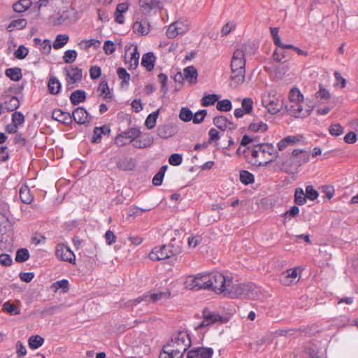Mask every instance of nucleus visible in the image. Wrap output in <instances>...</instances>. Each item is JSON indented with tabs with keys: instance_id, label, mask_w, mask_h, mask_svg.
<instances>
[{
	"instance_id": "20e7f679",
	"label": "nucleus",
	"mask_w": 358,
	"mask_h": 358,
	"mask_svg": "<svg viewBox=\"0 0 358 358\" xmlns=\"http://www.w3.org/2000/svg\"><path fill=\"white\" fill-rule=\"evenodd\" d=\"M259 289L253 283L238 284L230 287L228 295L231 298L243 297L256 299L259 297Z\"/></svg>"
},
{
	"instance_id": "09e8293b",
	"label": "nucleus",
	"mask_w": 358,
	"mask_h": 358,
	"mask_svg": "<svg viewBox=\"0 0 358 358\" xmlns=\"http://www.w3.org/2000/svg\"><path fill=\"white\" fill-rule=\"evenodd\" d=\"M216 108L220 111L228 112L231 110V102L229 99H224L217 101Z\"/></svg>"
},
{
	"instance_id": "0eeeda50",
	"label": "nucleus",
	"mask_w": 358,
	"mask_h": 358,
	"mask_svg": "<svg viewBox=\"0 0 358 358\" xmlns=\"http://www.w3.org/2000/svg\"><path fill=\"white\" fill-rule=\"evenodd\" d=\"M262 104L267 109L268 113L275 115L280 112L283 106V103L275 96L274 91L268 92V95L262 99Z\"/></svg>"
},
{
	"instance_id": "864d4df0",
	"label": "nucleus",
	"mask_w": 358,
	"mask_h": 358,
	"mask_svg": "<svg viewBox=\"0 0 358 358\" xmlns=\"http://www.w3.org/2000/svg\"><path fill=\"white\" fill-rule=\"evenodd\" d=\"M52 287L55 292L62 289L63 292H67L69 290V281L66 279L58 280L52 284Z\"/></svg>"
},
{
	"instance_id": "6e6552de",
	"label": "nucleus",
	"mask_w": 358,
	"mask_h": 358,
	"mask_svg": "<svg viewBox=\"0 0 358 358\" xmlns=\"http://www.w3.org/2000/svg\"><path fill=\"white\" fill-rule=\"evenodd\" d=\"M169 296L170 293L169 292H159L158 293H150L148 292L130 302L132 306H136L141 302H145L148 304L150 302H156L162 299H167Z\"/></svg>"
},
{
	"instance_id": "5fc2aeb1",
	"label": "nucleus",
	"mask_w": 358,
	"mask_h": 358,
	"mask_svg": "<svg viewBox=\"0 0 358 358\" xmlns=\"http://www.w3.org/2000/svg\"><path fill=\"white\" fill-rule=\"evenodd\" d=\"M77 57V52L74 50H68L64 52L63 59L66 64H71Z\"/></svg>"
},
{
	"instance_id": "c85d7f7f",
	"label": "nucleus",
	"mask_w": 358,
	"mask_h": 358,
	"mask_svg": "<svg viewBox=\"0 0 358 358\" xmlns=\"http://www.w3.org/2000/svg\"><path fill=\"white\" fill-rule=\"evenodd\" d=\"M139 6L145 12L155 9L159 6V1L157 0H139Z\"/></svg>"
},
{
	"instance_id": "f257e3e1",
	"label": "nucleus",
	"mask_w": 358,
	"mask_h": 358,
	"mask_svg": "<svg viewBox=\"0 0 358 358\" xmlns=\"http://www.w3.org/2000/svg\"><path fill=\"white\" fill-rule=\"evenodd\" d=\"M189 334L186 331H179L173 334L171 341L164 346L159 358H182L183 353L191 346Z\"/></svg>"
},
{
	"instance_id": "c03bdc74",
	"label": "nucleus",
	"mask_w": 358,
	"mask_h": 358,
	"mask_svg": "<svg viewBox=\"0 0 358 358\" xmlns=\"http://www.w3.org/2000/svg\"><path fill=\"white\" fill-rule=\"evenodd\" d=\"M219 99V96L215 94L205 95L201 99L203 106H209L213 105Z\"/></svg>"
},
{
	"instance_id": "e2e57ef3",
	"label": "nucleus",
	"mask_w": 358,
	"mask_h": 358,
	"mask_svg": "<svg viewBox=\"0 0 358 358\" xmlns=\"http://www.w3.org/2000/svg\"><path fill=\"white\" fill-rule=\"evenodd\" d=\"M207 115V110L205 109H202L196 112L194 115H193V122L194 124H199L203 121L204 117Z\"/></svg>"
},
{
	"instance_id": "b1692460",
	"label": "nucleus",
	"mask_w": 358,
	"mask_h": 358,
	"mask_svg": "<svg viewBox=\"0 0 358 358\" xmlns=\"http://www.w3.org/2000/svg\"><path fill=\"white\" fill-rule=\"evenodd\" d=\"M118 169L122 171H131L136 166L135 160L131 158L125 157L119 159L117 163Z\"/></svg>"
},
{
	"instance_id": "58836bf2",
	"label": "nucleus",
	"mask_w": 358,
	"mask_h": 358,
	"mask_svg": "<svg viewBox=\"0 0 358 358\" xmlns=\"http://www.w3.org/2000/svg\"><path fill=\"white\" fill-rule=\"evenodd\" d=\"M69 36L66 34H59L53 43V48L56 50L62 48L69 41Z\"/></svg>"
},
{
	"instance_id": "8fccbe9b",
	"label": "nucleus",
	"mask_w": 358,
	"mask_h": 358,
	"mask_svg": "<svg viewBox=\"0 0 358 358\" xmlns=\"http://www.w3.org/2000/svg\"><path fill=\"white\" fill-rule=\"evenodd\" d=\"M248 129L253 132H258V131H266L268 129V126L266 123L263 122H254L251 123L249 125Z\"/></svg>"
},
{
	"instance_id": "7c9ffc66",
	"label": "nucleus",
	"mask_w": 358,
	"mask_h": 358,
	"mask_svg": "<svg viewBox=\"0 0 358 358\" xmlns=\"http://www.w3.org/2000/svg\"><path fill=\"white\" fill-rule=\"evenodd\" d=\"M297 141H299L297 137L288 136L278 142V148L280 151L284 150L287 146L296 144Z\"/></svg>"
},
{
	"instance_id": "dca6fc26",
	"label": "nucleus",
	"mask_w": 358,
	"mask_h": 358,
	"mask_svg": "<svg viewBox=\"0 0 358 358\" xmlns=\"http://www.w3.org/2000/svg\"><path fill=\"white\" fill-rule=\"evenodd\" d=\"M72 120H73L77 124H84L88 122L91 120V117L89 118V113L83 107H78L76 108L71 115Z\"/></svg>"
},
{
	"instance_id": "2eb2a0df",
	"label": "nucleus",
	"mask_w": 358,
	"mask_h": 358,
	"mask_svg": "<svg viewBox=\"0 0 358 358\" xmlns=\"http://www.w3.org/2000/svg\"><path fill=\"white\" fill-rule=\"evenodd\" d=\"M213 122V124L222 131H224L226 129L234 130L237 127L236 124L224 115L214 117Z\"/></svg>"
},
{
	"instance_id": "6e6d98bb",
	"label": "nucleus",
	"mask_w": 358,
	"mask_h": 358,
	"mask_svg": "<svg viewBox=\"0 0 358 358\" xmlns=\"http://www.w3.org/2000/svg\"><path fill=\"white\" fill-rule=\"evenodd\" d=\"M242 108L245 114H250L253 109V101L250 98H245L241 103Z\"/></svg>"
},
{
	"instance_id": "2f4dec72",
	"label": "nucleus",
	"mask_w": 358,
	"mask_h": 358,
	"mask_svg": "<svg viewBox=\"0 0 358 358\" xmlns=\"http://www.w3.org/2000/svg\"><path fill=\"white\" fill-rule=\"evenodd\" d=\"M3 106L5 110L8 112L14 111L19 108L20 101L16 96H13L10 97L8 100L6 101Z\"/></svg>"
},
{
	"instance_id": "6ab92c4d",
	"label": "nucleus",
	"mask_w": 358,
	"mask_h": 358,
	"mask_svg": "<svg viewBox=\"0 0 358 358\" xmlns=\"http://www.w3.org/2000/svg\"><path fill=\"white\" fill-rule=\"evenodd\" d=\"M158 136L162 138H168L175 134L176 132V127L171 124H163L157 127Z\"/></svg>"
},
{
	"instance_id": "a211bd4d",
	"label": "nucleus",
	"mask_w": 358,
	"mask_h": 358,
	"mask_svg": "<svg viewBox=\"0 0 358 358\" xmlns=\"http://www.w3.org/2000/svg\"><path fill=\"white\" fill-rule=\"evenodd\" d=\"M52 117L54 120L67 125L72 122L71 115L68 112L62 110L61 109L54 110L52 111Z\"/></svg>"
},
{
	"instance_id": "9d476101",
	"label": "nucleus",
	"mask_w": 358,
	"mask_h": 358,
	"mask_svg": "<svg viewBox=\"0 0 358 358\" xmlns=\"http://www.w3.org/2000/svg\"><path fill=\"white\" fill-rule=\"evenodd\" d=\"M80 18V15L77 10L70 7L65 10H63L59 15L55 19V25H61L66 23H72L76 22Z\"/></svg>"
},
{
	"instance_id": "9b49d317",
	"label": "nucleus",
	"mask_w": 358,
	"mask_h": 358,
	"mask_svg": "<svg viewBox=\"0 0 358 358\" xmlns=\"http://www.w3.org/2000/svg\"><path fill=\"white\" fill-rule=\"evenodd\" d=\"M210 278L208 274L199 275L194 278H189L186 281V286L190 289H208Z\"/></svg>"
},
{
	"instance_id": "0e129e2a",
	"label": "nucleus",
	"mask_w": 358,
	"mask_h": 358,
	"mask_svg": "<svg viewBox=\"0 0 358 358\" xmlns=\"http://www.w3.org/2000/svg\"><path fill=\"white\" fill-rule=\"evenodd\" d=\"M261 153V151L259 150V144L255 146V148L251 150V155L252 157V159L250 161V163L252 164H258L262 165V163L261 162H259L257 160V158L259 157V154Z\"/></svg>"
},
{
	"instance_id": "72a5a7b5",
	"label": "nucleus",
	"mask_w": 358,
	"mask_h": 358,
	"mask_svg": "<svg viewBox=\"0 0 358 358\" xmlns=\"http://www.w3.org/2000/svg\"><path fill=\"white\" fill-rule=\"evenodd\" d=\"M27 25V20L24 18L14 20L7 26V30L9 32L13 31L15 29H22Z\"/></svg>"
},
{
	"instance_id": "bf43d9fd",
	"label": "nucleus",
	"mask_w": 358,
	"mask_h": 358,
	"mask_svg": "<svg viewBox=\"0 0 358 358\" xmlns=\"http://www.w3.org/2000/svg\"><path fill=\"white\" fill-rule=\"evenodd\" d=\"M329 131L331 135L338 136L343 133V128L340 124H334L329 127Z\"/></svg>"
},
{
	"instance_id": "5701e85b",
	"label": "nucleus",
	"mask_w": 358,
	"mask_h": 358,
	"mask_svg": "<svg viewBox=\"0 0 358 358\" xmlns=\"http://www.w3.org/2000/svg\"><path fill=\"white\" fill-rule=\"evenodd\" d=\"M289 100L291 103L290 106L301 105V103L303 101V95L301 93L298 88L293 87L289 91Z\"/></svg>"
},
{
	"instance_id": "4468645a",
	"label": "nucleus",
	"mask_w": 358,
	"mask_h": 358,
	"mask_svg": "<svg viewBox=\"0 0 358 358\" xmlns=\"http://www.w3.org/2000/svg\"><path fill=\"white\" fill-rule=\"evenodd\" d=\"M297 276L298 273L296 268L287 269L286 271L281 273L280 281L282 285L289 286L297 282Z\"/></svg>"
},
{
	"instance_id": "ea45409f",
	"label": "nucleus",
	"mask_w": 358,
	"mask_h": 358,
	"mask_svg": "<svg viewBox=\"0 0 358 358\" xmlns=\"http://www.w3.org/2000/svg\"><path fill=\"white\" fill-rule=\"evenodd\" d=\"M240 180L244 185H249L254 182L255 177L250 172L242 170L240 171Z\"/></svg>"
},
{
	"instance_id": "c756f323",
	"label": "nucleus",
	"mask_w": 358,
	"mask_h": 358,
	"mask_svg": "<svg viewBox=\"0 0 358 358\" xmlns=\"http://www.w3.org/2000/svg\"><path fill=\"white\" fill-rule=\"evenodd\" d=\"M133 29L135 33L139 35L144 36L148 34L150 31V24L145 22H141L136 21L134 23Z\"/></svg>"
},
{
	"instance_id": "4be33fe9",
	"label": "nucleus",
	"mask_w": 358,
	"mask_h": 358,
	"mask_svg": "<svg viewBox=\"0 0 358 358\" xmlns=\"http://www.w3.org/2000/svg\"><path fill=\"white\" fill-rule=\"evenodd\" d=\"M129 9V3L124 2L117 4L115 12V21L118 24H123L124 17L123 13H126Z\"/></svg>"
},
{
	"instance_id": "cd10ccee",
	"label": "nucleus",
	"mask_w": 358,
	"mask_h": 358,
	"mask_svg": "<svg viewBox=\"0 0 358 358\" xmlns=\"http://www.w3.org/2000/svg\"><path fill=\"white\" fill-rule=\"evenodd\" d=\"M5 75L13 81H19L22 78V70L19 67L7 69Z\"/></svg>"
},
{
	"instance_id": "393cba45",
	"label": "nucleus",
	"mask_w": 358,
	"mask_h": 358,
	"mask_svg": "<svg viewBox=\"0 0 358 358\" xmlns=\"http://www.w3.org/2000/svg\"><path fill=\"white\" fill-rule=\"evenodd\" d=\"M86 100V93L81 90H77L71 93L70 96L71 103L73 106H76L80 103H83Z\"/></svg>"
},
{
	"instance_id": "f3484780",
	"label": "nucleus",
	"mask_w": 358,
	"mask_h": 358,
	"mask_svg": "<svg viewBox=\"0 0 358 358\" xmlns=\"http://www.w3.org/2000/svg\"><path fill=\"white\" fill-rule=\"evenodd\" d=\"M64 71L66 72V76L71 80V83L69 82L68 86L70 84L80 82L83 78L82 70L78 67H65Z\"/></svg>"
},
{
	"instance_id": "a19ab883",
	"label": "nucleus",
	"mask_w": 358,
	"mask_h": 358,
	"mask_svg": "<svg viewBox=\"0 0 358 358\" xmlns=\"http://www.w3.org/2000/svg\"><path fill=\"white\" fill-rule=\"evenodd\" d=\"M306 200L307 198L303 189L296 188L294 193V202L297 205L302 206L306 203Z\"/></svg>"
},
{
	"instance_id": "79ce46f5",
	"label": "nucleus",
	"mask_w": 358,
	"mask_h": 358,
	"mask_svg": "<svg viewBox=\"0 0 358 358\" xmlns=\"http://www.w3.org/2000/svg\"><path fill=\"white\" fill-rule=\"evenodd\" d=\"M101 42L96 39L83 40L79 43V46L83 50H87L90 47L96 48L99 46Z\"/></svg>"
},
{
	"instance_id": "423d86ee",
	"label": "nucleus",
	"mask_w": 358,
	"mask_h": 358,
	"mask_svg": "<svg viewBox=\"0 0 358 358\" xmlns=\"http://www.w3.org/2000/svg\"><path fill=\"white\" fill-rule=\"evenodd\" d=\"M202 315L203 320L199 325L195 327L196 330L208 327L215 323L227 322V320L224 317L221 316L220 314L215 312L211 311L208 308H204L203 310Z\"/></svg>"
},
{
	"instance_id": "7ed1b4c3",
	"label": "nucleus",
	"mask_w": 358,
	"mask_h": 358,
	"mask_svg": "<svg viewBox=\"0 0 358 358\" xmlns=\"http://www.w3.org/2000/svg\"><path fill=\"white\" fill-rule=\"evenodd\" d=\"M208 275L210 278L208 289L217 294L224 293V295H228V292L232 284L231 278H226L224 275L218 272L208 273Z\"/></svg>"
},
{
	"instance_id": "39448f33",
	"label": "nucleus",
	"mask_w": 358,
	"mask_h": 358,
	"mask_svg": "<svg viewBox=\"0 0 358 358\" xmlns=\"http://www.w3.org/2000/svg\"><path fill=\"white\" fill-rule=\"evenodd\" d=\"M182 250V248L180 245H175L171 243L168 245L154 248L149 254V258L152 261L166 259L180 254Z\"/></svg>"
},
{
	"instance_id": "e433bc0d",
	"label": "nucleus",
	"mask_w": 358,
	"mask_h": 358,
	"mask_svg": "<svg viewBox=\"0 0 358 358\" xmlns=\"http://www.w3.org/2000/svg\"><path fill=\"white\" fill-rule=\"evenodd\" d=\"M139 56L140 55L138 52L137 46H135L133 52L131 53V57H130L129 60L126 61L127 62L129 63V69L130 70L135 69L138 66Z\"/></svg>"
},
{
	"instance_id": "f704fd0d",
	"label": "nucleus",
	"mask_w": 358,
	"mask_h": 358,
	"mask_svg": "<svg viewBox=\"0 0 358 358\" xmlns=\"http://www.w3.org/2000/svg\"><path fill=\"white\" fill-rule=\"evenodd\" d=\"M31 5L30 0H19L13 4V8L14 11L17 13H22L27 10Z\"/></svg>"
},
{
	"instance_id": "a18cd8bd",
	"label": "nucleus",
	"mask_w": 358,
	"mask_h": 358,
	"mask_svg": "<svg viewBox=\"0 0 358 358\" xmlns=\"http://www.w3.org/2000/svg\"><path fill=\"white\" fill-rule=\"evenodd\" d=\"M3 310L8 313L11 315H16L20 314V310L10 301H7L3 305Z\"/></svg>"
},
{
	"instance_id": "bb28decb",
	"label": "nucleus",
	"mask_w": 358,
	"mask_h": 358,
	"mask_svg": "<svg viewBox=\"0 0 358 358\" xmlns=\"http://www.w3.org/2000/svg\"><path fill=\"white\" fill-rule=\"evenodd\" d=\"M183 73L185 78L190 83H196L197 81V70L193 66H189L184 69Z\"/></svg>"
},
{
	"instance_id": "412c9836",
	"label": "nucleus",
	"mask_w": 358,
	"mask_h": 358,
	"mask_svg": "<svg viewBox=\"0 0 358 358\" xmlns=\"http://www.w3.org/2000/svg\"><path fill=\"white\" fill-rule=\"evenodd\" d=\"M259 150L261 151V154L262 155L265 156L266 154H268L272 157L265 162L266 164L272 162L274 158L278 157V152L271 144H259Z\"/></svg>"
},
{
	"instance_id": "aec40b11",
	"label": "nucleus",
	"mask_w": 358,
	"mask_h": 358,
	"mask_svg": "<svg viewBox=\"0 0 358 358\" xmlns=\"http://www.w3.org/2000/svg\"><path fill=\"white\" fill-rule=\"evenodd\" d=\"M156 62V57L153 52H147L144 54L141 59V65L145 68L148 71L154 69Z\"/></svg>"
},
{
	"instance_id": "69168bd1",
	"label": "nucleus",
	"mask_w": 358,
	"mask_h": 358,
	"mask_svg": "<svg viewBox=\"0 0 358 358\" xmlns=\"http://www.w3.org/2000/svg\"><path fill=\"white\" fill-rule=\"evenodd\" d=\"M12 122L17 126H20L24 123V116L21 112L15 111L12 114Z\"/></svg>"
},
{
	"instance_id": "603ef678",
	"label": "nucleus",
	"mask_w": 358,
	"mask_h": 358,
	"mask_svg": "<svg viewBox=\"0 0 358 358\" xmlns=\"http://www.w3.org/2000/svg\"><path fill=\"white\" fill-rule=\"evenodd\" d=\"M179 117L184 122H189L193 118L192 112L187 107H182L179 113Z\"/></svg>"
},
{
	"instance_id": "338daca9",
	"label": "nucleus",
	"mask_w": 358,
	"mask_h": 358,
	"mask_svg": "<svg viewBox=\"0 0 358 358\" xmlns=\"http://www.w3.org/2000/svg\"><path fill=\"white\" fill-rule=\"evenodd\" d=\"M28 49L23 45H20L15 50L14 55L17 59H22L28 55Z\"/></svg>"
},
{
	"instance_id": "c9c22d12",
	"label": "nucleus",
	"mask_w": 358,
	"mask_h": 358,
	"mask_svg": "<svg viewBox=\"0 0 358 358\" xmlns=\"http://www.w3.org/2000/svg\"><path fill=\"white\" fill-rule=\"evenodd\" d=\"M44 343V338L39 335L31 336L28 339V344L31 349H38Z\"/></svg>"
},
{
	"instance_id": "13d9d810",
	"label": "nucleus",
	"mask_w": 358,
	"mask_h": 358,
	"mask_svg": "<svg viewBox=\"0 0 358 358\" xmlns=\"http://www.w3.org/2000/svg\"><path fill=\"white\" fill-rule=\"evenodd\" d=\"M103 129H106V126L101 127H96L94 129L93 136L92 138V142L94 143H99L101 139V135L103 134Z\"/></svg>"
},
{
	"instance_id": "052dcab7",
	"label": "nucleus",
	"mask_w": 358,
	"mask_h": 358,
	"mask_svg": "<svg viewBox=\"0 0 358 358\" xmlns=\"http://www.w3.org/2000/svg\"><path fill=\"white\" fill-rule=\"evenodd\" d=\"M306 196L307 199L314 201L318 197L319 194L312 185H308L306 188Z\"/></svg>"
},
{
	"instance_id": "3c124183",
	"label": "nucleus",
	"mask_w": 358,
	"mask_h": 358,
	"mask_svg": "<svg viewBox=\"0 0 358 358\" xmlns=\"http://www.w3.org/2000/svg\"><path fill=\"white\" fill-rule=\"evenodd\" d=\"M299 155H302V159H300L297 160L296 161L297 164L301 165V163H305V162H308V155L303 150L295 149L292 152V155L294 157H296V158H297Z\"/></svg>"
},
{
	"instance_id": "680f3d73",
	"label": "nucleus",
	"mask_w": 358,
	"mask_h": 358,
	"mask_svg": "<svg viewBox=\"0 0 358 358\" xmlns=\"http://www.w3.org/2000/svg\"><path fill=\"white\" fill-rule=\"evenodd\" d=\"M166 34L169 38H174L178 35V31H177V22L169 26Z\"/></svg>"
},
{
	"instance_id": "473e14b6",
	"label": "nucleus",
	"mask_w": 358,
	"mask_h": 358,
	"mask_svg": "<svg viewBox=\"0 0 358 358\" xmlns=\"http://www.w3.org/2000/svg\"><path fill=\"white\" fill-rule=\"evenodd\" d=\"M48 91L52 94H57L61 90V83L55 77H51L48 83Z\"/></svg>"
},
{
	"instance_id": "4d7b16f0",
	"label": "nucleus",
	"mask_w": 358,
	"mask_h": 358,
	"mask_svg": "<svg viewBox=\"0 0 358 358\" xmlns=\"http://www.w3.org/2000/svg\"><path fill=\"white\" fill-rule=\"evenodd\" d=\"M117 76L120 79L122 80V84L127 85L130 80V75L127 72L124 68H118L117 71Z\"/></svg>"
},
{
	"instance_id": "f03ea898",
	"label": "nucleus",
	"mask_w": 358,
	"mask_h": 358,
	"mask_svg": "<svg viewBox=\"0 0 358 358\" xmlns=\"http://www.w3.org/2000/svg\"><path fill=\"white\" fill-rule=\"evenodd\" d=\"M231 86L242 84L245 77V58L242 49H236L231 60Z\"/></svg>"
},
{
	"instance_id": "1a4fd4ad",
	"label": "nucleus",
	"mask_w": 358,
	"mask_h": 358,
	"mask_svg": "<svg viewBox=\"0 0 358 358\" xmlns=\"http://www.w3.org/2000/svg\"><path fill=\"white\" fill-rule=\"evenodd\" d=\"M315 108L313 101H309L305 109L303 108L302 105H293L285 106V108L289 115L295 117H305L308 116Z\"/></svg>"
},
{
	"instance_id": "ddd939ff",
	"label": "nucleus",
	"mask_w": 358,
	"mask_h": 358,
	"mask_svg": "<svg viewBox=\"0 0 358 358\" xmlns=\"http://www.w3.org/2000/svg\"><path fill=\"white\" fill-rule=\"evenodd\" d=\"M55 255L62 261L75 263V255L69 248L63 244L57 246Z\"/></svg>"
},
{
	"instance_id": "37998d69",
	"label": "nucleus",
	"mask_w": 358,
	"mask_h": 358,
	"mask_svg": "<svg viewBox=\"0 0 358 358\" xmlns=\"http://www.w3.org/2000/svg\"><path fill=\"white\" fill-rule=\"evenodd\" d=\"M316 97L319 99L322 103H326L330 99V94L322 85H320V90L316 92Z\"/></svg>"
},
{
	"instance_id": "f8f14e48",
	"label": "nucleus",
	"mask_w": 358,
	"mask_h": 358,
	"mask_svg": "<svg viewBox=\"0 0 358 358\" xmlns=\"http://www.w3.org/2000/svg\"><path fill=\"white\" fill-rule=\"evenodd\" d=\"M214 350L211 348L199 347L188 351L186 358H212Z\"/></svg>"
},
{
	"instance_id": "de8ad7c7",
	"label": "nucleus",
	"mask_w": 358,
	"mask_h": 358,
	"mask_svg": "<svg viewBox=\"0 0 358 358\" xmlns=\"http://www.w3.org/2000/svg\"><path fill=\"white\" fill-rule=\"evenodd\" d=\"M29 258V253L27 249L21 248L17 250L15 261L19 263L24 262Z\"/></svg>"
},
{
	"instance_id": "4c0bfd02",
	"label": "nucleus",
	"mask_w": 358,
	"mask_h": 358,
	"mask_svg": "<svg viewBox=\"0 0 358 358\" xmlns=\"http://www.w3.org/2000/svg\"><path fill=\"white\" fill-rule=\"evenodd\" d=\"M159 113V110H157L148 115L145 122V124L148 129H151L155 127Z\"/></svg>"
},
{
	"instance_id": "a878e982",
	"label": "nucleus",
	"mask_w": 358,
	"mask_h": 358,
	"mask_svg": "<svg viewBox=\"0 0 358 358\" xmlns=\"http://www.w3.org/2000/svg\"><path fill=\"white\" fill-rule=\"evenodd\" d=\"M20 198L22 203L29 204L33 199L34 196L31 194V191L27 185H22L20 189Z\"/></svg>"
},
{
	"instance_id": "774afa93",
	"label": "nucleus",
	"mask_w": 358,
	"mask_h": 358,
	"mask_svg": "<svg viewBox=\"0 0 358 358\" xmlns=\"http://www.w3.org/2000/svg\"><path fill=\"white\" fill-rule=\"evenodd\" d=\"M182 161V155L178 153L172 154L169 158V162L172 166H179Z\"/></svg>"
},
{
	"instance_id": "49530a36",
	"label": "nucleus",
	"mask_w": 358,
	"mask_h": 358,
	"mask_svg": "<svg viewBox=\"0 0 358 358\" xmlns=\"http://www.w3.org/2000/svg\"><path fill=\"white\" fill-rule=\"evenodd\" d=\"M140 134L141 131L136 128H131L122 133V134L124 136L125 140H128L130 142L138 137Z\"/></svg>"
}]
</instances>
